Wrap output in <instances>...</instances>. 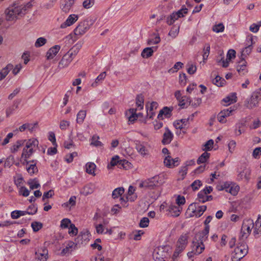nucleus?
Masks as SVG:
<instances>
[{"instance_id":"nucleus-1","label":"nucleus","mask_w":261,"mask_h":261,"mask_svg":"<svg viewBox=\"0 0 261 261\" xmlns=\"http://www.w3.org/2000/svg\"><path fill=\"white\" fill-rule=\"evenodd\" d=\"M38 145V141L36 139H31L27 142L25 147L23 148L20 158L22 164H25V159H28L34 152V149Z\"/></svg>"},{"instance_id":"nucleus-2","label":"nucleus","mask_w":261,"mask_h":261,"mask_svg":"<svg viewBox=\"0 0 261 261\" xmlns=\"http://www.w3.org/2000/svg\"><path fill=\"white\" fill-rule=\"evenodd\" d=\"M248 248L245 243H239L231 253L232 261H240L248 253Z\"/></svg>"},{"instance_id":"nucleus-3","label":"nucleus","mask_w":261,"mask_h":261,"mask_svg":"<svg viewBox=\"0 0 261 261\" xmlns=\"http://www.w3.org/2000/svg\"><path fill=\"white\" fill-rule=\"evenodd\" d=\"M94 23L92 18H87L81 21L74 30V34L76 36H82L90 29Z\"/></svg>"},{"instance_id":"nucleus-4","label":"nucleus","mask_w":261,"mask_h":261,"mask_svg":"<svg viewBox=\"0 0 261 261\" xmlns=\"http://www.w3.org/2000/svg\"><path fill=\"white\" fill-rule=\"evenodd\" d=\"M170 247L168 246H159L154 250L153 256L155 261H165L169 255Z\"/></svg>"},{"instance_id":"nucleus-5","label":"nucleus","mask_w":261,"mask_h":261,"mask_svg":"<svg viewBox=\"0 0 261 261\" xmlns=\"http://www.w3.org/2000/svg\"><path fill=\"white\" fill-rule=\"evenodd\" d=\"M77 51L76 50L70 49L65 54L59 63L58 68L63 69L69 66L73 59L76 56Z\"/></svg>"},{"instance_id":"nucleus-6","label":"nucleus","mask_w":261,"mask_h":261,"mask_svg":"<svg viewBox=\"0 0 261 261\" xmlns=\"http://www.w3.org/2000/svg\"><path fill=\"white\" fill-rule=\"evenodd\" d=\"M20 1H17V17H22L36 3L35 0H30L25 4H21Z\"/></svg>"},{"instance_id":"nucleus-7","label":"nucleus","mask_w":261,"mask_h":261,"mask_svg":"<svg viewBox=\"0 0 261 261\" xmlns=\"http://www.w3.org/2000/svg\"><path fill=\"white\" fill-rule=\"evenodd\" d=\"M259 96V92H254L250 98L246 101L245 103L246 107L248 109H253L257 107L260 100Z\"/></svg>"},{"instance_id":"nucleus-8","label":"nucleus","mask_w":261,"mask_h":261,"mask_svg":"<svg viewBox=\"0 0 261 261\" xmlns=\"http://www.w3.org/2000/svg\"><path fill=\"white\" fill-rule=\"evenodd\" d=\"M253 227L254 223L252 220L248 219L244 221L241 229L242 237L247 238Z\"/></svg>"},{"instance_id":"nucleus-9","label":"nucleus","mask_w":261,"mask_h":261,"mask_svg":"<svg viewBox=\"0 0 261 261\" xmlns=\"http://www.w3.org/2000/svg\"><path fill=\"white\" fill-rule=\"evenodd\" d=\"M5 19L8 21L14 20L16 18V6L14 3L5 11Z\"/></svg>"},{"instance_id":"nucleus-10","label":"nucleus","mask_w":261,"mask_h":261,"mask_svg":"<svg viewBox=\"0 0 261 261\" xmlns=\"http://www.w3.org/2000/svg\"><path fill=\"white\" fill-rule=\"evenodd\" d=\"M38 127V122H36L33 123H25L20 125L17 129V132L20 133H24L29 132L32 133L35 130L36 128Z\"/></svg>"},{"instance_id":"nucleus-11","label":"nucleus","mask_w":261,"mask_h":261,"mask_svg":"<svg viewBox=\"0 0 261 261\" xmlns=\"http://www.w3.org/2000/svg\"><path fill=\"white\" fill-rule=\"evenodd\" d=\"M206 209V206L202 205L197 207L196 203H192L190 204L188 208V210L193 213L192 216H195L197 217L201 216Z\"/></svg>"},{"instance_id":"nucleus-12","label":"nucleus","mask_w":261,"mask_h":261,"mask_svg":"<svg viewBox=\"0 0 261 261\" xmlns=\"http://www.w3.org/2000/svg\"><path fill=\"white\" fill-rule=\"evenodd\" d=\"M234 111V109L230 108L229 109H224L221 111L217 116V119L221 123H225L226 122V117L230 116L231 113Z\"/></svg>"},{"instance_id":"nucleus-13","label":"nucleus","mask_w":261,"mask_h":261,"mask_svg":"<svg viewBox=\"0 0 261 261\" xmlns=\"http://www.w3.org/2000/svg\"><path fill=\"white\" fill-rule=\"evenodd\" d=\"M178 158L173 159L170 155H168L165 156L164 158V164L169 168H173L178 165Z\"/></svg>"},{"instance_id":"nucleus-14","label":"nucleus","mask_w":261,"mask_h":261,"mask_svg":"<svg viewBox=\"0 0 261 261\" xmlns=\"http://www.w3.org/2000/svg\"><path fill=\"white\" fill-rule=\"evenodd\" d=\"M77 248V244L72 241H69L67 244L65 248H64L61 252V255L62 256L68 255L73 250H75Z\"/></svg>"},{"instance_id":"nucleus-15","label":"nucleus","mask_w":261,"mask_h":261,"mask_svg":"<svg viewBox=\"0 0 261 261\" xmlns=\"http://www.w3.org/2000/svg\"><path fill=\"white\" fill-rule=\"evenodd\" d=\"M23 165L25 166L26 170L30 175H33L38 172L36 163L33 161L28 162L27 159H25V163Z\"/></svg>"},{"instance_id":"nucleus-16","label":"nucleus","mask_w":261,"mask_h":261,"mask_svg":"<svg viewBox=\"0 0 261 261\" xmlns=\"http://www.w3.org/2000/svg\"><path fill=\"white\" fill-rule=\"evenodd\" d=\"M36 258L40 261H46L48 258V251L45 247L41 248L35 253Z\"/></svg>"},{"instance_id":"nucleus-17","label":"nucleus","mask_w":261,"mask_h":261,"mask_svg":"<svg viewBox=\"0 0 261 261\" xmlns=\"http://www.w3.org/2000/svg\"><path fill=\"white\" fill-rule=\"evenodd\" d=\"M192 248L193 252H194V254L198 255L203 252L205 247L203 244L193 240Z\"/></svg>"},{"instance_id":"nucleus-18","label":"nucleus","mask_w":261,"mask_h":261,"mask_svg":"<svg viewBox=\"0 0 261 261\" xmlns=\"http://www.w3.org/2000/svg\"><path fill=\"white\" fill-rule=\"evenodd\" d=\"M168 215L173 217L178 216L181 211V208L179 206L170 205L168 208Z\"/></svg>"},{"instance_id":"nucleus-19","label":"nucleus","mask_w":261,"mask_h":261,"mask_svg":"<svg viewBox=\"0 0 261 261\" xmlns=\"http://www.w3.org/2000/svg\"><path fill=\"white\" fill-rule=\"evenodd\" d=\"M78 16L75 14H72L69 16L66 20L61 25V28H65L69 27L75 22L78 19Z\"/></svg>"},{"instance_id":"nucleus-20","label":"nucleus","mask_w":261,"mask_h":261,"mask_svg":"<svg viewBox=\"0 0 261 261\" xmlns=\"http://www.w3.org/2000/svg\"><path fill=\"white\" fill-rule=\"evenodd\" d=\"M250 170L249 168L245 167L241 171L238 175V178L239 180H245L248 181L250 178Z\"/></svg>"},{"instance_id":"nucleus-21","label":"nucleus","mask_w":261,"mask_h":261,"mask_svg":"<svg viewBox=\"0 0 261 261\" xmlns=\"http://www.w3.org/2000/svg\"><path fill=\"white\" fill-rule=\"evenodd\" d=\"M60 49L59 45H55L50 48L47 52L46 57L47 60L52 59L56 56Z\"/></svg>"},{"instance_id":"nucleus-22","label":"nucleus","mask_w":261,"mask_h":261,"mask_svg":"<svg viewBox=\"0 0 261 261\" xmlns=\"http://www.w3.org/2000/svg\"><path fill=\"white\" fill-rule=\"evenodd\" d=\"M159 177L155 176L151 178L145 180L147 184V188L152 189L155 187L157 186L159 184Z\"/></svg>"},{"instance_id":"nucleus-23","label":"nucleus","mask_w":261,"mask_h":261,"mask_svg":"<svg viewBox=\"0 0 261 261\" xmlns=\"http://www.w3.org/2000/svg\"><path fill=\"white\" fill-rule=\"evenodd\" d=\"M124 192V189L123 187H120L115 189L112 193V197L113 199H117L120 198V200L122 202H125L123 198L121 197L122 195Z\"/></svg>"},{"instance_id":"nucleus-24","label":"nucleus","mask_w":261,"mask_h":261,"mask_svg":"<svg viewBox=\"0 0 261 261\" xmlns=\"http://www.w3.org/2000/svg\"><path fill=\"white\" fill-rule=\"evenodd\" d=\"M189 124L188 119H182L177 120L174 123V125L176 129H183L186 128Z\"/></svg>"},{"instance_id":"nucleus-25","label":"nucleus","mask_w":261,"mask_h":261,"mask_svg":"<svg viewBox=\"0 0 261 261\" xmlns=\"http://www.w3.org/2000/svg\"><path fill=\"white\" fill-rule=\"evenodd\" d=\"M173 138V135L168 128L166 129V132L163 135L162 143L164 144H169L171 142Z\"/></svg>"},{"instance_id":"nucleus-26","label":"nucleus","mask_w":261,"mask_h":261,"mask_svg":"<svg viewBox=\"0 0 261 261\" xmlns=\"http://www.w3.org/2000/svg\"><path fill=\"white\" fill-rule=\"evenodd\" d=\"M13 68V65L11 64H8L5 68L0 71V81L4 79L11 70Z\"/></svg>"},{"instance_id":"nucleus-27","label":"nucleus","mask_w":261,"mask_h":261,"mask_svg":"<svg viewBox=\"0 0 261 261\" xmlns=\"http://www.w3.org/2000/svg\"><path fill=\"white\" fill-rule=\"evenodd\" d=\"M223 101L227 103V105H230L231 103H235L237 101V96L236 93H232L229 94L225 98L223 99Z\"/></svg>"},{"instance_id":"nucleus-28","label":"nucleus","mask_w":261,"mask_h":261,"mask_svg":"<svg viewBox=\"0 0 261 261\" xmlns=\"http://www.w3.org/2000/svg\"><path fill=\"white\" fill-rule=\"evenodd\" d=\"M188 13V9L187 8H183L176 13H173L170 16L173 18V19L175 21L178 18L182 17L185 14Z\"/></svg>"},{"instance_id":"nucleus-29","label":"nucleus","mask_w":261,"mask_h":261,"mask_svg":"<svg viewBox=\"0 0 261 261\" xmlns=\"http://www.w3.org/2000/svg\"><path fill=\"white\" fill-rule=\"evenodd\" d=\"M138 152L143 157L149 154L148 149L143 144H138L136 146Z\"/></svg>"},{"instance_id":"nucleus-30","label":"nucleus","mask_w":261,"mask_h":261,"mask_svg":"<svg viewBox=\"0 0 261 261\" xmlns=\"http://www.w3.org/2000/svg\"><path fill=\"white\" fill-rule=\"evenodd\" d=\"M87 112L86 110H80L76 115V123L78 124H82L83 123L85 118H86Z\"/></svg>"},{"instance_id":"nucleus-31","label":"nucleus","mask_w":261,"mask_h":261,"mask_svg":"<svg viewBox=\"0 0 261 261\" xmlns=\"http://www.w3.org/2000/svg\"><path fill=\"white\" fill-rule=\"evenodd\" d=\"M96 169V165L94 163L92 162L88 163L86 165V172L89 174H91L93 176L95 175V170Z\"/></svg>"},{"instance_id":"nucleus-32","label":"nucleus","mask_w":261,"mask_h":261,"mask_svg":"<svg viewBox=\"0 0 261 261\" xmlns=\"http://www.w3.org/2000/svg\"><path fill=\"white\" fill-rule=\"evenodd\" d=\"M207 238V235H205L202 232H199L196 234L193 240L198 242L201 244H203V242L206 241Z\"/></svg>"},{"instance_id":"nucleus-33","label":"nucleus","mask_w":261,"mask_h":261,"mask_svg":"<svg viewBox=\"0 0 261 261\" xmlns=\"http://www.w3.org/2000/svg\"><path fill=\"white\" fill-rule=\"evenodd\" d=\"M153 50L151 47L145 48L141 53V56L143 58H148L152 56Z\"/></svg>"},{"instance_id":"nucleus-34","label":"nucleus","mask_w":261,"mask_h":261,"mask_svg":"<svg viewBox=\"0 0 261 261\" xmlns=\"http://www.w3.org/2000/svg\"><path fill=\"white\" fill-rule=\"evenodd\" d=\"M186 247V246H185L183 245L180 244L177 242L176 249H175V250L174 252V254L173 255V259H175L176 258H177L178 257L179 254L185 249Z\"/></svg>"},{"instance_id":"nucleus-35","label":"nucleus","mask_w":261,"mask_h":261,"mask_svg":"<svg viewBox=\"0 0 261 261\" xmlns=\"http://www.w3.org/2000/svg\"><path fill=\"white\" fill-rule=\"evenodd\" d=\"M76 203V197L75 196H71L69 199V201L64 203L62 204V206L65 208H68L69 209L71 208L72 206H73L75 205Z\"/></svg>"},{"instance_id":"nucleus-36","label":"nucleus","mask_w":261,"mask_h":261,"mask_svg":"<svg viewBox=\"0 0 261 261\" xmlns=\"http://www.w3.org/2000/svg\"><path fill=\"white\" fill-rule=\"evenodd\" d=\"M75 0H65V3L62 7V10L64 12H68L74 4Z\"/></svg>"},{"instance_id":"nucleus-37","label":"nucleus","mask_w":261,"mask_h":261,"mask_svg":"<svg viewBox=\"0 0 261 261\" xmlns=\"http://www.w3.org/2000/svg\"><path fill=\"white\" fill-rule=\"evenodd\" d=\"M254 229L253 233L254 235L258 234L261 231V217H259L254 224Z\"/></svg>"},{"instance_id":"nucleus-38","label":"nucleus","mask_w":261,"mask_h":261,"mask_svg":"<svg viewBox=\"0 0 261 261\" xmlns=\"http://www.w3.org/2000/svg\"><path fill=\"white\" fill-rule=\"evenodd\" d=\"M28 185L30 186V188L32 190L37 189L40 187L39 181L37 178L30 179L28 181Z\"/></svg>"},{"instance_id":"nucleus-39","label":"nucleus","mask_w":261,"mask_h":261,"mask_svg":"<svg viewBox=\"0 0 261 261\" xmlns=\"http://www.w3.org/2000/svg\"><path fill=\"white\" fill-rule=\"evenodd\" d=\"M136 106L138 110H141L143 109L144 97L142 95H138L136 97Z\"/></svg>"},{"instance_id":"nucleus-40","label":"nucleus","mask_w":261,"mask_h":261,"mask_svg":"<svg viewBox=\"0 0 261 261\" xmlns=\"http://www.w3.org/2000/svg\"><path fill=\"white\" fill-rule=\"evenodd\" d=\"M246 62L243 58L239 62V65L237 66V70L239 72H242L244 73V71L246 70Z\"/></svg>"},{"instance_id":"nucleus-41","label":"nucleus","mask_w":261,"mask_h":261,"mask_svg":"<svg viewBox=\"0 0 261 261\" xmlns=\"http://www.w3.org/2000/svg\"><path fill=\"white\" fill-rule=\"evenodd\" d=\"M210 157V153L204 152L198 159L197 164L204 163L206 162Z\"/></svg>"},{"instance_id":"nucleus-42","label":"nucleus","mask_w":261,"mask_h":261,"mask_svg":"<svg viewBox=\"0 0 261 261\" xmlns=\"http://www.w3.org/2000/svg\"><path fill=\"white\" fill-rule=\"evenodd\" d=\"M137 109H130L128 111L130 114V116L128 117V121L130 122H134L138 118V115L136 113Z\"/></svg>"},{"instance_id":"nucleus-43","label":"nucleus","mask_w":261,"mask_h":261,"mask_svg":"<svg viewBox=\"0 0 261 261\" xmlns=\"http://www.w3.org/2000/svg\"><path fill=\"white\" fill-rule=\"evenodd\" d=\"M175 97L178 100L180 106H184L186 104L185 99L181 96L180 91L177 90L174 93Z\"/></svg>"},{"instance_id":"nucleus-44","label":"nucleus","mask_w":261,"mask_h":261,"mask_svg":"<svg viewBox=\"0 0 261 261\" xmlns=\"http://www.w3.org/2000/svg\"><path fill=\"white\" fill-rule=\"evenodd\" d=\"M172 110L168 107H164L162 110L160 111L158 117L159 118L161 117L163 115H164L167 117H168Z\"/></svg>"},{"instance_id":"nucleus-45","label":"nucleus","mask_w":261,"mask_h":261,"mask_svg":"<svg viewBox=\"0 0 261 261\" xmlns=\"http://www.w3.org/2000/svg\"><path fill=\"white\" fill-rule=\"evenodd\" d=\"M130 164L125 160H120L118 162V167L121 169H127L130 167Z\"/></svg>"},{"instance_id":"nucleus-46","label":"nucleus","mask_w":261,"mask_h":261,"mask_svg":"<svg viewBox=\"0 0 261 261\" xmlns=\"http://www.w3.org/2000/svg\"><path fill=\"white\" fill-rule=\"evenodd\" d=\"M158 107V102L155 101H152L151 102H147L146 105V107L147 109V111H150V112L153 111L154 110L157 109Z\"/></svg>"},{"instance_id":"nucleus-47","label":"nucleus","mask_w":261,"mask_h":261,"mask_svg":"<svg viewBox=\"0 0 261 261\" xmlns=\"http://www.w3.org/2000/svg\"><path fill=\"white\" fill-rule=\"evenodd\" d=\"M213 82L217 86L221 87L225 84V81L224 79L218 75L213 80Z\"/></svg>"},{"instance_id":"nucleus-48","label":"nucleus","mask_w":261,"mask_h":261,"mask_svg":"<svg viewBox=\"0 0 261 261\" xmlns=\"http://www.w3.org/2000/svg\"><path fill=\"white\" fill-rule=\"evenodd\" d=\"M239 189L240 188L238 186L232 185L228 189L226 190V192L230 193L232 195H236Z\"/></svg>"},{"instance_id":"nucleus-49","label":"nucleus","mask_w":261,"mask_h":261,"mask_svg":"<svg viewBox=\"0 0 261 261\" xmlns=\"http://www.w3.org/2000/svg\"><path fill=\"white\" fill-rule=\"evenodd\" d=\"M106 76V72H103L101 73L95 79V82L92 84V86L96 87L97 84L102 81Z\"/></svg>"},{"instance_id":"nucleus-50","label":"nucleus","mask_w":261,"mask_h":261,"mask_svg":"<svg viewBox=\"0 0 261 261\" xmlns=\"http://www.w3.org/2000/svg\"><path fill=\"white\" fill-rule=\"evenodd\" d=\"M98 136H93L91 139V145L95 146L96 147L101 146L102 144L100 141H98Z\"/></svg>"},{"instance_id":"nucleus-51","label":"nucleus","mask_w":261,"mask_h":261,"mask_svg":"<svg viewBox=\"0 0 261 261\" xmlns=\"http://www.w3.org/2000/svg\"><path fill=\"white\" fill-rule=\"evenodd\" d=\"M224 30V26L223 23H220L213 27V31L216 33L222 32Z\"/></svg>"},{"instance_id":"nucleus-52","label":"nucleus","mask_w":261,"mask_h":261,"mask_svg":"<svg viewBox=\"0 0 261 261\" xmlns=\"http://www.w3.org/2000/svg\"><path fill=\"white\" fill-rule=\"evenodd\" d=\"M188 236L187 234L181 235L178 240V243L183 245L185 246H187L188 243Z\"/></svg>"},{"instance_id":"nucleus-53","label":"nucleus","mask_w":261,"mask_h":261,"mask_svg":"<svg viewBox=\"0 0 261 261\" xmlns=\"http://www.w3.org/2000/svg\"><path fill=\"white\" fill-rule=\"evenodd\" d=\"M46 39L43 37H40L38 38L35 43V46L36 47H39L43 46L46 43Z\"/></svg>"},{"instance_id":"nucleus-54","label":"nucleus","mask_w":261,"mask_h":261,"mask_svg":"<svg viewBox=\"0 0 261 261\" xmlns=\"http://www.w3.org/2000/svg\"><path fill=\"white\" fill-rule=\"evenodd\" d=\"M94 0H85L83 3V6L85 9H90L94 5Z\"/></svg>"},{"instance_id":"nucleus-55","label":"nucleus","mask_w":261,"mask_h":261,"mask_svg":"<svg viewBox=\"0 0 261 261\" xmlns=\"http://www.w3.org/2000/svg\"><path fill=\"white\" fill-rule=\"evenodd\" d=\"M33 230L35 232L38 231L42 227V224L38 222H33L31 224Z\"/></svg>"},{"instance_id":"nucleus-56","label":"nucleus","mask_w":261,"mask_h":261,"mask_svg":"<svg viewBox=\"0 0 261 261\" xmlns=\"http://www.w3.org/2000/svg\"><path fill=\"white\" fill-rule=\"evenodd\" d=\"M161 41L159 36H156L154 39H149L147 41L148 45H154L158 44Z\"/></svg>"},{"instance_id":"nucleus-57","label":"nucleus","mask_w":261,"mask_h":261,"mask_svg":"<svg viewBox=\"0 0 261 261\" xmlns=\"http://www.w3.org/2000/svg\"><path fill=\"white\" fill-rule=\"evenodd\" d=\"M214 144V141L213 140H209L204 145V148L203 149V150H210L212 149Z\"/></svg>"},{"instance_id":"nucleus-58","label":"nucleus","mask_w":261,"mask_h":261,"mask_svg":"<svg viewBox=\"0 0 261 261\" xmlns=\"http://www.w3.org/2000/svg\"><path fill=\"white\" fill-rule=\"evenodd\" d=\"M15 162L14 156L13 155L9 156L5 163L6 167H10Z\"/></svg>"},{"instance_id":"nucleus-59","label":"nucleus","mask_w":261,"mask_h":261,"mask_svg":"<svg viewBox=\"0 0 261 261\" xmlns=\"http://www.w3.org/2000/svg\"><path fill=\"white\" fill-rule=\"evenodd\" d=\"M70 125V122L65 120L61 121L60 128L62 130L66 129Z\"/></svg>"},{"instance_id":"nucleus-60","label":"nucleus","mask_w":261,"mask_h":261,"mask_svg":"<svg viewBox=\"0 0 261 261\" xmlns=\"http://www.w3.org/2000/svg\"><path fill=\"white\" fill-rule=\"evenodd\" d=\"M179 83L181 86H185L187 83V77L185 73L179 75Z\"/></svg>"},{"instance_id":"nucleus-61","label":"nucleus","mask_w":261,"mask_h":261,"mask_svg":"<svg viewBox=\"0 0 261 261\" xmlns=\"http://www.w3.org/2000/svg\"><path fill=\"white\" fill-rule=\"evenodd\" d=\"M252 50V46L251 45H248L245 47L242 51V56H247L249 55Z\"/></svg>"},{"instance_id":"nucleus-62","label":"nucleus","mask_w":261,"mask_h":261,"mask_svg":"<svg viewBox=\"0 0 261 261\" xmlns=\"http://www.w3.org/2000/svg\"><path fill=\"white\" fill-rule=\"evenodd\" d=\"M206 196L207 195H205V192L200 191L198 194V198L199 201L202 202L203 203L206 201Z\"/></svg>"},{"instance_id":"nucleus-63","label":"nucleus","mask_w":261,"mask_h":261,"mask_svg":"<svg viewBox=\"0 0 261 261\" xmlns=\"http://www.w3.org/2000/svg\"><path fill=\"white\" fill-rule=\"evenodd\" d=\"M19 193L20 195L27 197L29 195L30 191L25 187H21L19 190Z\"/></svg>"},{"instance_id":"nucleus-64","label":"nucleus","mask_w":261,"mask_h":261,"mask_svg":"<svg viewBox=\"0 0 261 261\" xmlns=\"http://www.w3.org/2000/svg\"><path fill=\"white\" fill-rule=\"evenodd\" d=\"M201 185V181L199 180H196L191 184V187L194 191H195L197 190Z\"/></svg>"}]
</instances>
